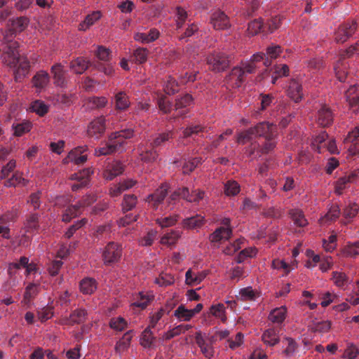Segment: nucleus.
I'll use <instances>...</instances> for the list:
<instances>
[{
	"label": "nucleus",
	"instance_id": "f257e3e1",
	"mask_svg": "<svg viewBox=\"0 0 359 359\" xmlns=\"http://www.w3.org/2000/svg\"><path fill=\"white\" fill-rule=\"evenodd\" d=\"M133 135L134 131L130 128L112 133L104 146L95 149V155L107 156L122 149L126 144V140L133 137Z\"/></svg>",
	"mask_w": 359,
	"mask_h": 359
},
{
	"label": "nucleus",
	"instance_id": "f03ea898",
	"mask_svg": "<svg viewBox=\"0 0 359 359\" xmlns=\"http://www.w3.org/2000/svg\"><path fill=\"white\" fill-rule=\"evenodd\" d=\"M277 135L276 125L269 122H261L255 126L241 132L238 134L237 142L244 144L252 140L254 137H263L265 140L275 139Z\"/></svg>",
	"mask_w": 359,
	"mask_h": 359
},
{
	"label": "nucleus",
	"instance_id": "7ed1b4c3",
	"mask_svg": "<svg viewBox=\"0 0 359 359\" xmlns=\"http://www.w3.org/2000/svg\"><path fill=\"white\" fill-rule=\"evenodd\" d=\"M1 33L0 39L3 46L1 55L2 62L6 65H14L17 62V50L19 47L18 43L13 40L16 33L10 27Z\"/></svg>",
	"mask_w": 359,
	"mask_h": 359
},
{
	"label": "nucleus",
	"instance_id": "20e7f679",
	"mask_svg": "<svg viewBox=\"0 0 359 359\" xmlns=\"http://www.w3.org/2000/svg\"><path fill=\"white\" fill-rule=\"evenodd\" d=\"M263 62V65L268 67L271 66V60L268 57H266L264 53L259 52L255 53L249 61L242 62V69L245 75L246 74H252L255 69L259 67L258 63Z\"/></svg>",
	"mask_w": 359,
	"mask_h": 359
},
{
	"label": "nucleus",
	"instance_id": "39448f33",
	"mask_svg": "<svg viewBox=\"0 0 359 359\" xmlns=\"http://www.w3.org/2000/svg\"><path fill=\"white\" fill-rule=\"evenodd\" d=\"M358 31V23L355 20L347 21L341 25L335 32V40L337 43L346 41Z\"/></svg>",
	"mask_w": 359,
	"mask_h": 359
},
{
	"label": "nucleus",
	"instance_id": "423d86ee",
	"mask_svg": "<svg viewBox=\"0 0 359 359\" xmlns=\"http://www.w3.org/2000/svg\"><path fill=\"white\" fill-rule=\"evenodd\" d=\"M207 63L214 72L224 71L229 65V57L224 53L212 54L207 57Z\"/></svg>",
	"mask_w": 359,
	"mask_h": 359
},
{
	"label": "nucleus",
	"instance_id": "0eeeda50",
	"mask_svg": "<svg viewBox=\"0 0 359 359\" xmlns=\"http://www.w3.org/2000/svg\"><path fill=\"white\" fill-rule=\"evenodd\" d=\"M121 256V248L114 242L109 243L105 247L102 258L104 264L109 265L119 260Z\"/></svg>",
	"mask_w": 359,
	"mask_h": 359
},
{
	"label": "nucleus",
	"instance_id": "6e6552de",
	"mask_svg": "<svg viewBox=\"0 0 359 359\" xmlns=\"http://www.w3.org/2000/svg\"><path fill=\"white\" fill-rule=\"evenodd\" d=\"M193 104V98L191 95L185 94L177 97L175 100V114L171 118L175 119L177 117H183L189 112V107Z\"/></svg>",
	"mask_w": 359,
	"mask_h": 359
},
{
	"label": "nucleus",
	"instance_id": "1a4fd4ad",
	"mask_svg": "<svg viewBox=\"0 0 359 359\" xmlns=\"http://www.w3.org/2000/svg\"><path fill=\"white\" fill-rule=\"evenodd\" d=\"M10 67L16 68L15 74V81L20 82L29 72L30 65L28 60L25 57L19 56L18 50H17V62L14 65H8Z\"/></svg>",
	"mask_w": 359,
	"mask_h": 359
},
{
	"label": "nucleus",
	"instance_id": "9d476101",
	"mask_svg": "<svg viewBox=\"0 0 359 359\" xmlns=\"http://www.w3.org/2000/svg\"><path fill=\"white\" fill-rule=\"evenodd\" d=\"M88 150L87 146H81L71 150L67 156L63 159L64 163L74 162L76 165L84 163L87 161V154H85Z\"/></svg>",
	"mask_w": 359,
	"mask_h": 359
},
{
	"label": "nucleus",
	"instance_id": "9b49d317",
	"mask_svg": "<svg viewBox=\"0 0 359 359\" xmlns=\"http://www.w3.org/2000/svg\"><path fill=\"white\" fill-rule=\"evenodd\" d=\"M105 121L106 120L104 116L97 117L92 121L87 130L88 136L99 139L106 130Z\"/></svg>",
	"mask_w": 359,
	"mask_h": 359
},
{
	"label": "nucleus",
	"instance_id": "f8f14e48",
	"mask_svg": "<svg viewBox=\"0 0 359 359\" xmlns=\"http://www.w3.org/2000/svg\"><path fill=\"white\" fill-rule=\"evenodd\" d=\"M91 168H86L81 172L74 173L71 175L70 180H76L77 182L72 184V189L76 191L79 189L86 187L89 182V177L93 174Z\"/></svg>",
	"mask_w": 359,
	"mask_h": 359
},
{
	"label": "nucleus",
	"instance_id": "ddd939ff",
	"mask_svg": "<svg viewBox=\"0 0 359 359\" xmlns=\"http://www.w3.org/2000/svg\"><path fill=\"white\" fill-rule=\"evenodd\" d=\"M124 171V165L119 161H114L108 163L103 171V177L105 180L111 181L116 177L121 175Z\"/></svg>",
	"mask_w": 359,
	"mask_h": 359
},
{
	"label": "nucleus",
	"instance_id": "4468645a",
	"mask_svg": "<svg viewBox=\"0 0 359 359\" xmlns=\"http://www.w3.org/2000/svg\"><path fill=\"white\" fill-rule=\"evenodd\" d=\"M168 186L167 184H163L153 194H149L146 201L151 205L154 209H156L160 203H161L168 194Z\"/></svg>",
	"mask_w": 359,
	"mask_h": 359
},
{
	"label": "nucleus",
	"instance_id": "2eb2a0df",
	"mask_svg": "<svg viewBox=\"0 0 359 359\" xmlns=\"http://www.w3.org/2000/svg\"><path fill=\"white\" fill-rule=\"evenodd\" d=\"M138 151L140 159L144 163L154 162L158 156V151L155 147H151V143L149 144H141L138 147Z\"/></svg>",
	"mask_w": 359,
	"mask_h": 359
},
{
	"label": "nucleus",
	"instance_id": "dca6fc26",
	"mask_svg": "<svg viewBox=\"0 0 359 359\" xmlns=\"http://www.w3.org/2000/svg\"><path fill=\"white\" fill-rule=\"evenodd\" d=\"M287 94L295 102H299L304 96L302 84L296 79H291L287 87Z\"/></svg>",
	"mask_w": 359,
	"mask_h": 359
},
{
	"label": "nucleus",
	"instance_id": "f3484780",
	"mask_svg": "<svg viewBox=\"0 0 359 359\" xmlns=\"http://www.w3.org/2000/svg\"><path fill=\"white\" fill-rule=\"evenodd\" d=\"M334 120V114L327 105H323L318 111V123L322 127H329Z\"/></svg>",
	"mask_w": 359,
	"mask_h": 359
},
{
	"label": "nucleus",
	"instance_id": "a211bd4d",
	"mask_svg": "<svg viewBox=\"0 0 359 359\" xmlns=\"http://www.w3.org/2000/svg\"><path fill=\"white\" fill-rule=\"evenodd\" d=\"M211 23L215 29H225L229 27V19L223 11H217L212 15Z\"/></svg>",
	"mask_w": 359,
	"mask_h": 359
},
{
	"label": "nucleus",
	"instance_id": "6ab92c4d",
	"mask_svg": "<svg viewBox=\"0 0 359 359\" xmlns=\"http://www.w3.org/2000/svg\"><path fill=\"white\" fill-rule=\"evenodd\" d=\"M264 343L269 346H273L280 342L279 330L276 327L265 330L262 336Z\"/></svg>",
	"mask_w": 359,
	"mask_h": 359
},
{
	"label": "nucleus",
	"instance_id": "aec40b11",
	"mask_svg": "<svg viewBox=\"0 0 359 359\" xmlns=\"http://www.w3.org/2000/svg\"><path fill=\"white\" fill-rule=\"evenodd\" d=\"M205 222V217L201 215H196L183 219L182 224L184 229H196L203 226Z\"/></svg>",
	"mask_w": 359,
	"mask_h": 359
},
{
	"label": "nucleus",
	"instance_id": "412c9836",
	"mask_svg": "<svg viewBox=\"0 0 359 359\" xmlns=\"http://www.w3.org/2000/svg\"><path fill=\"white\" fill-rule=\"evenodd\" d=\"M64 67L60 63H57L51 67V72L53 74L54 83L60 87L66 86V79L65 78V72Z\"/></svg>",
	"mask_w": 359,
	"mask_h": 359
},
{
	"label": "nucleus",
	"instance_id": "4be33fe9",
	"mask_svg": "<svg viewBox=\"0 0 359 359\" xmlns=\"http://www.w3.org/2000/svg\"><path fill=\"white\" fill-rule=\"evenodd\" d=\"M40 292L39 284L31 283L25 287L23 295V303L26 305L29 304Z\"/></svg>",
	"mask_w": 359,
	"mask_h": 359
},
{
	"label": "nucleus",
	"instance_id": "5701e85b",
	"mask_svg": "<svg viewBox=\"0 0 359 359\" xmlns=\"http://www.w3.org/2000/svg\"><path fill=\"white\" fill-rule=\"evenodd\" d=\"M159 31L156 28H152L148 33H137L134 36V39L137 41L143 43H149L156 40L159 36Z\"/></svg>",
	"mask_w": 359,
	"mask_h": 359
},
{
	"label": "nucleus",
	"instance_id": "b1692460",
	"mask_svg": "<svg viewBox=\"0 0 359 359\" xmlns=\"http://www.w3.org/2000/svg\"><path fill=\"white\" fill-rule=\"evenodd\" d=\"M175 133L172 130L159 133L150 142L151 147L155 148L162 147L165 144V142H168L170 140L173 139Z\"/></svg>",
	"mask_w": 359,
	"mask_h": 359
},
{
	"label": "nucleus",
	"instance_id": "393cba45",
	"mask_svg": "<svg viewBox=\"0 0 359 359\" xmlns=\"http://www.w3.org/2000/svg\"><path fill=\"white\" fill-rule=\"evenodd\" d=\"M341 210L338 205L332 204L324 217L320 219L321 224H329L335 221L340 215Z\"/></svg>",
	"mask_w": 359,
	"mask_h": 359
},
{
	"label": "nucleus",
	"instance_id": "a878e982",
	"mask_svg": "<svg viewBox=\"0 0 359 359\" xmlns=\"http://www.w3.org/2000/svg\"><path fill=\"white\" fill-rule=\"evenodd\" d=\"M39 228V215L37 213L29 214L24 222V229L26 233H34Z\"/></svg>",
	"mask_w": 359,
	"mask_h": 359
},
{
	"label": "nucleus",
	"instance_id": "bb28decb",
	"mask_svg": "<svg viewBox=\"0 0 359 359\" xmlns=\"http://www.w3.org/2000/svg\"><path fill=\"white\" fill-rule=\"evenodd\" d=\"M89 65V60H87L82 57H79L71 62L70 69L75 74H81L88 68Z\"/></svg>",
	"mask_w": 359,
	"mask_h": 359
},
{
	"label": "nucleus",
	"instance_id": "cd10ccee",
	"mask_svg": "<svg viewBox=\"0 0 359 359\" xmlns=\"http://www.w3.org/2000/svg\"><path fill=\"white\" fill-rule=\"evenodd\" d=\"M232 233L231 228L219 227L210 235V241L216 243L222 239H229Z\"/></svg>",
	"mask_w": 359,
	"mask_h": 359
},
{
	"label": "nucleus",
	"instance_id": "c85d7f7f",
	"mask_svg": "<svg viewBox=\"0 0 359 359\" xmlns=\"http://www.w3.org/2000/svg\"><path fill=\"white\" fill-rule=\"evenodd\" d=\"M49 74L45 71H39L32 78L33 86L39 89L43 88L49 82Z\"/></svg>",
	"mask_w": 359,
	"mask_h": 359
},
{
	"label": "nucleus",
	"instance_id": "c756f323",
	"mask_svg": "<svg viewBox=\"0 0 359 359\" xmlns=\"http://www.w3.org/2000/svg\"><path fill=\"white\" fill-rule=\"evenodd\" d=\"M82 209L81 204L71 205L67 208L62 215V221L69 222L70 220L81 214Z\"/></svg>",
	"mask_w": 359,
	"mask_h": 359
},
{
	"label": "nucleus",
	"instance_id": "7c9ffc66",
	"mask_svg": "<svg viewBox=\"0 0 359 359\" xmlns=\"http://www.w3.org/2000/svg\"><path fill=\"white\" fill-rule=\"evenodd\" d=\"M286 312L285 306L276 308L270 312L269 319L273 323H282L285 319Z\"/></svg>",
	"mask_w": 359,
	"mask_h": 359
},
{
	"label": "nucleus",
	"instance_id": "2f4dec72",
	"mask_svg": "<svg viewBox=\"0 0 359 359\" xmlns=\"http://www.w3.org/2000/svg\"><path fill=\"white\" fill-rule=\"evenodd\" d=\"M101 18V13L100 11H94L90 14L86 16L84 20L79 24V29L86 31L89 29Z\"/></svg>",
	"mask_w": 359,
	"mask_h": 359
},
{
	"label": "nucleus",
	"instance_id": "473e14b6",
	"mask_svg": "<svg viewBox=\"0 0 359 359\" xmlns=\"http://www.w3.org/2000/svg\"><path fill=\"white\" fill-rule=\"evenodd\" d=\"M356 86H351L346 92V97L349 102L350 109L353 113H359V95L351 97V95L357 90Z\"/></svg>",
	"mask_w": 359,
	"mask_h": 359
},
{
	"label": "nucleus",
	"instance_id": "72a5a7b5",
	"mask_svg": "<svg viewBox=\"0 0 359 359\" xmlns=\"http://www.w3.org/2000/svg\"><path fill=\"white\" fill-rule=\"evenodd\" d=\"M97 289V283L95 279L86 278L80 283V290L83 294H91Z\"/></svg>",
	"mask_w": 359,
	"mask_h": 359
},
{
	"label": "nucleus",
	"instance_id": "f704fd0d",
	"mask_svg": "<svg viewBox=\"0 0 359 359\" xmlns=\"http://www.w3.org/2000/svg\"><path fill=\"white\" fill-rule=\"evenodd\" d=\"M133 337V330L126 332L121 339H120L116 344L115 350L116 352L121 353L128 349L130 344V341Z\"/></svg>",
	"mask_w": 359,
	"mask_h": 359
},
{
	"label": "nucleus",
	"instance_id": "c9c22d12",
	"mask_svg": "<svg viewBox=\"0 0 359 359\" xmlns=\"http://www.w3.org/2000/svg\"><path fill=\"white\" fill-rule=\"evenodd\" d=\"M241 191L239 184L235 180H228L224 184V193L227 196H234Z\"/></svg>",
	"mask_w": 359,
	"mask_h": 359
},
{
	"label": "nucleus",
	"instance_id": "e433bc0d",
	"mask_svg": "<svg viewBox=\"0 0 359 359\" xmlns=\"http://www.w3.org/2000/svg\"><path fill=\"white\" fill-rule=\"evenodd\" d=\"M28 20L26 18L20 17L10 20V27L15 33L22 32L27 26Z\"/></svg>",
	"mask_w": 359,
	"mask_h": 359
},
{
	"label": "nucleus",
	"instance_id": "4c0bfd02",
	"mask_svg": "<svg viewBox=\"0 0 359 359\" xmlns=\"http://www.w3.org/2000/svg\"><path fill=\"white\" fill-rule=\"evenodd\" d=\"M174 316L180 321H189L194 317L191 310L186 309L182 304L174 311Z\"/></svg>",
	"mask_w": 359,
	"mask_h": 359
},
{
	"label": "nucleus",
	"instance_id": "58836bf2",
	"mask_svg": "<svg viewBox=\"0 0 359 359\" xmlns=\"http://www.w3.org/2000/svg\"><path fill=\"white\" fill-rule=\"evenodd\" d=\"M16 268H18V266L16 264H8V274L9 276V279L5 283V287L6 289L15 287L18 283L16 277V270H18Z\"/></svg>",
	"mask_w": 359,
	"mask_h": 359
},
{
	"label": "nucleus",
	"instance_id": "ea45409f",
	"mask_svg": "<svg viewBox=\"0 0 359 359\" xmlns=\"http://www.w3.org/2000/svg\"><path fill=\"white\" fill-rule=\"evenodd\" d=\"M175 15L177 29H181L188 18V13L184 8L177 6L175 8Z\"/></svg>",
	"mask_w": 359,
	"mask_h": 359
},
{
	"label": "nucleus",
	"instance_id": "a19ab883",
	"mask_svg": "<svg viewBox=\"0 0 359 359\" xmlns=\"http://www.w3.org/2000/svg\"><path fill=\"white\" fill-rule=\"evenodd\" d=\"M109 325L112 330L116 332H121L127 328L128 323L123 317L118 316L111 318Z\"/></svg>",
	"mask_w": 359,
	"mask_h": 359
},
{
	"label": "nucleus",
	"instance_id": "79ce46f5",
	"mask_svg": "<svg viewBox=\"0 0 359 359\" xmlns=\"http://www.w3.org/2000/svg\"><path fill=\"white\" fill-rule=\"evenodd\" d=\"M180 236L181 232L180 231L172 230L162 236L161 243L168 245H175Z\"/></svg>",
	"mask_w": 359,
	"mask_h": 359
},
{
	"label": "nucleus",
	"instance_id": "37998d69",
	"mask_svg": "<svg viewBox=\"0 0 359 359\" xmlns=\"http://www.w3.org/2000/svg\"><path fill=\"white\" fill-rule=\"evenodd\" d=\"M87 316V311L84 309H76L69 316V320L72 323L80 324L85 322Z\"/></svg>",
	"mask_w": 359,
	"mask_h": 359
},
{
	"label": "nucleus",
	"instance_id": "c03bdc74",
	"mask_svg": "<svg viewBox=\"0 0 359 359\" xmlns=\"http://www.w3.org/2000/svg\"><path fill=\"white\" fill-rule=\"evenodd\" d=\"M151 301V297L143 292H139L135 301L131 304L133 307H137L140 309H144Z\"/></svg>",
	"mask_w": 359,
	"mask_h": 359
},
{
	"label": "nucleus",
	"instance_id": "a18cd8bd",
	"mask_svg": "<svg viewBox=\"0 0 359 359\" xmlns=\"http://www.w3.org/2000/svg\"><path fill=\"white\" fill-rule=\"evenodd\" d=\"M115 102L116 108L120 110H125L130 105L128 97L124 92H119L115 95Z\"/></svg>",
	"mask_w": 359,
	"mask_h": 359
},
{
	"label": "nucleus",
	"instance_id": "49530a36",
	"mask_svg": "<svg viewBox=\"0 0 359 359\" xmlns=\"http://www.w3.org/2000/svg\"><path fill=\"white\" fill-rule=\"evenodd\" d=\"M332 280L335 285L341 288H344L348 283V276L341 271H333Z\"/></svg>",
	"mask_w": 359,
	"mask_h": 359
},
{
	"label": "nucleus",
	"instance_id": "de8ad7c7",
	"mask_svg": "<svg viewBox=\"0 0 359 359\" xmlns=\"http://www.w3.org/2000/svg\"><path fill=\"white\" fill-rule=\"evenodd\" d=\"M20 184H25V180L22 177V173L19 171L14 172L12 177L4 182V185L7 187H16Z\"/></svg>",
	"mask_w": 359,
	"mask_h": 359
},
{
	"label": "nucleus",
	"instance_id": "09e8293b",
	"mask_svg": "<svg viewBox=\"0 0 359 359\" xmlns=\"http://www.w3.org/2000/svg\"><path fill=\"white\" fill-rule=\"evenodd\" d=\"M210 313L215 318L220 319L223 323L226 320L225 307L223 304L212 305L210 309Z\"/></svg>",
	"mask_w": 359,
	"mask_h": 359
},
{
	"label": "nucleus",
	"instance_id": "8fccbe9b",
	"mask_svg": "<svg viewBox=\"0 0 359 359\" xmlns=\"http://www.w3.org/2000/svg\"><path fill=\"white\" fill-rule=\"evenodd\" d=\"M245 74L241 67H235L232 69L229 75L230 79H235V85L239 87L245 80Z\"/></svg>",
	"mask_w": 359,
	"mask_h": 359
},
{
	"label": "nucleus",
	"instance_id": "3c124183",
	"mask_svg": "<svg viewBox=\"0 0 359 359\" xmlns=\"http://www.w3.org/2000/svg\"><path fill=\"white\" fill-rule=\"evenodd\" d=\"M290 215L294 223L299 226H304L307 224V221L304 217L303 212L298 209L291 210Z\"/></svg>",
	"mask_w": 359,
	"mask_h": 359
},
{
	"label": "nucleus",
	"instance_id": "603ef678",
	"mask_svg": "<svg viewBox=\"0 0 359 359\" xmlns=\"http://www.w3.org/2000/svg\"><path fill=\"white\" fill-rule=\"evenodd\" d=\"M30 109L32 111L42 116L48 112V106L41 100H35L32 102Z\"/></svg>",
	"mask_w": 359,
	"mask_h": 359
},
{
	"label": "nucleus",
	"instance_id": "864d4df0",
	"mask_svg": "<svg viewBox=\"0 0 359 359\" xmlns=\"http://www.w3.org/2000/svg\"><path fill=\"white\" fill-rule=\"evenodd\" d=\"M175 282L173 276L168 273H161L158 278H156L155 283L161 287H167L171 285Z\"/></svg>",
	"mask_w": 359,
	"mask_h": 359
},
{
	"label": "nucleus",
	"instance_id": "5fc2aeb1",
	"mask_svg": "<svg viewBox=\"0 0 359 359\" xmlns=\"http://www.w3.org/2000/svg\"><path fill=\"white\" fill-rule=\"evenodd\" d=\"M137 197L133 194L125 195L122 203L123 211L128 212L133 209L137 204Z\"/></svg>",
	"mask_w": 359,
	"mask_h": 359
},
{
	"label": "nucleus",
	"instance_id": "6e6d98bb",
	"mask_svg": "<svg viewBox=\"0 0 359 359\" xmlns=\"http://www.w3.org/2000/svg\"><path fill=\"white\" fill-rule=\"evenodd\" d=\"M311 327L313 332L325 333L330 330L331 327V322L329 320L314 322L311 325Z\"/></svg>",
	"mask_w": 359,
	"mask_h": 359
},
{
	"label": "nucleus",
	"instance_id": "4d7b16f0",
	"mask_svg": "<svg viewBox=\"0 0 359 359\" xmlns=\"http://www.w3.org/2000/svg\"><path fill=\"white\" fill-rule=\"evenodd\" d=\"M178 218L179 216L177 215L158 218L156 219V223L162 228L169 227L175 225L177 222Z\"/></svg>",
	"mask_w": 359,
	"mask_h": 359
},
{
	"label": "nucleus",
	"instance_id": "13d9d810",
	"mask_svg": "<svg viewBox=\"0 0 359 359\" xmlns=\"http://www.w3.org/2000/svg\"><path fill=\"white\" fill-rule=\"evenodd\" d=\"M359 210L358 205L353 203H349L343 210L342 215L347 219H352L356 216Z\"/></svg>",
	"mask_w": 359,
	"mask_h": 359
},
{
	"label": "nucleus",
	"instance_id": "bf43d9fd",
	"mask_svg": "<svg viewBox=\"0 0 359 359\" xmlns=\"http://www.w3.org/2000/svg\"><path fill=\"white\" fill-rule=\"evenodd\" d=\"M327 137L328 135L326 132H323L316 136L311 143L312 149L316 151L318 153H321V144L325 142Z\"/></svg>",
	"mask_w": 359,
	"mask_h": 359
},
{
	"label": "nucleus",
	"instance_id": "052dcab7",
	"mask_svg": "<svg viewBox=\"0 0 359 359\" xmlns=\"http://www.w3.org/2000/svg\"><path fill=\"white\" fill-rule=\"evenodd\" d=\"M148 50L144 48H138L134 50L133 58L137 63H144L147 60Z\"/></svg>",
	"mask_w": 359,
	"mask_h": 359
},
{
	"label": "nucleus",
	"instance_id": "680f3d73",
	"mask_svg": "<svg viewBox=\"0 0 359 359\" xmlns=\"http://www.w3.org/2000/svg\"><path fill=\"white\" fill-rule=\"evenodd\" d=\"M150 326L147 327L142 332L141 337V345L144 347H149L153 343L154 337L150 329Z\"/></svg>",
	"mask_w": 359,
	"mask_h": 359
},
{
	"label": "nucleus",
	"instance_id": "e2e57ef3",
	"mask_svg": "<svg viewBox=\"0 0 359 359\" xmlns=\"http://www.w3.org/2000/svg\"><path fill=\"white\" fill-rule=\"evenodd\" d=\"M343 253L346 257H356L359 255V242L348 244L344 247Z\"/></svg>",
	"mask_w": 359,
	"mask_h": 359
},
{
	"label": "nucleus",
	"instance_id": "0e129e2a",
	"mask_svg": "<svg viewBox=\"0 0 359 359\" xmlns=\"http://www.w3.org/2000/svg\"><path fill=\"white\" fill-rule=\"evenodd\" d=\"M107 103L104 97H92L88 99V107L91 109L104 107Z\"/></svg>",
	"mask_w": 359,
	"mask_h": 359
},
{
	"label": "nucleus",
	"instance_id": "69168bd1",
	"mask_svg": "<svg viewBox=\"0 0 359 359\" xmlns=\"http://www.w3.org/2000/svg\"><path fill=\"white\" fill-rule=\"evenodd\" d=\"M198 32L199 28L198 25L194 22L191 23L189 25L185 31L181 35L179 36V39L183 40L192 36H195L198 33Z\"/></svg>",
	"mask_w": 359,
	"mask_h": 359
},
{
	"label": "nucleus",
	"instance_id": "338daca9",
	"mask_svg": "<svg viewBox=\"0 0 359 359\" xmlns=\"http://www.w3.org/2000/svg\"><path fill=\"white\" fill-rule=\"evenodd\" d=\"M263 27V22L261 20H254L248 24V32L250 35L254 36L261 32Z\"/></svg>",
	"mask_w": 359,
	"mask_h": 359
},
{
	"label": "nucleus",
	"instance_id": "774afa93",
	"mask_svg": "<svg viewBox=\"0 0 359 359\" xmlns=\"http://www.w3.org/2000/svg\"><path fill=\"white\" fill-rule=\"evenodd\" d=\"M164 90L168 95H172L178 92V84L175 79L171 76L168 77L164 87Z\"/></svg>",
	"mask_w": 359,
	"mask_h": 359
}]
</instances>
